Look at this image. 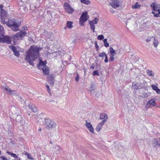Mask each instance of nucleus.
Here are the masks:
<instances>
[{"label":"nucleus","instance_id":"nucleus-49","mask_svg":"<svg viewBox=\"0 0 160 160\" xmlns=\"http://www.w3.org/2000/svg\"><path fill=\"white\" fill-rule=\"evenodd\" d=\"M46 88H47L48 92H50V89L49 86L48 85H46Z\"/></svg>","mask_w":160,"mask_h":160},{"label":"nucleus","instance_id":"nucleus-64","mask_svg":"<svg viewBox=\"0 0 160 160\" xmlns=\"http://www.w3.org/2000/svg\"><path fill=\"white\" fill-rule=\"evenodd\" d=\"M1 154V151L0 150V155Z\"/></svg>","mask_w":160,"mask_h":160},{"label":"nucleus","instance_id":"nucleus-39","mask_svg":"<svg viewBox=\"0 0 160 160\" xmlns=\"http://www.w3.org/2000/svg\"><path fill=\"white\" fill-rule=\"evenodd\" d=\"M152 88V89L154 90V91H155V90L158 88V87L156 86L155 85H152L151 86Z\"/></svg>","mask_w":160,"mask_h":160},{"label":"nucleus","instance_id":"nucleus-41","mask_svg":"<svg viewBox=\"0 0 160 160\" xmlns=\"http://www.w3.org/2000/svg\"><path fill=\"white\" fill-rule=\"evenodd\" d=\"M5 89L9 92L11 89L8 88V86H6L5 87Z\"/></svg>","mask_w":160,"mask_h":160},{"label":"nucleus","instance_id":"nucleus-48","mask_svg":"<svg viewBox=\"0 0 160 160\" xmlns=\"http://www.w3.org/2000/svg\"><path fill=\"white\" fill-rule=\"evenodd\" d=\"M22 30L24 31V30H28V28L27 26H23L22 28Z\"/></svg>","mask_w":160,"mask_h":160},{"label":"nucleus","instance_id":"nucleus-19","mask_svg":"<svg viewBox=\"0 0 160 160\" xmlns=\"http://www.w3.org/2000/svg\"><path fill=\"white\" fill-rule=\"evenodd\" d=\"M46 63H45L44 62L40 60L39 63L37 65V67L38 69H40L42 68V67H46Z\"/></svg>","mask_w":160,"mask_h":160},{"label":"nucleus","instance_id":"nucleus-27","mask_svg":"<svg viewBox=\"0 0 160 160\" xmlns=\"http://www.w3.org/2000/svg\"><path fill=\"white\" fill-rule=\"evenodd\" d=\"M72 22L71 21H68L67 23V26L69 28H72Z\"/></svg>","mask_w":160,"mask_h":160},{"label":"nucleus","instance_id":"nucleus-3","mask_svg":"<svg viewBox=\"0 0 160 160\" xmlns=\"http://www.w3.org/2000/svg\"><path fill=\"white\" fill-rule=\"evenodd\" d=\"M44 124L46 128L48 129H50L55 127L56 123L48 118H44Z\"/></svg>","mask_w":160,"mask_h":160},{"label":"nucleus","instance_id":"nucleus-29","mask_svg":"<svg viewBox=\"0 0 160 160\" xmlns=\"http://www.w3.org/2000/svg\"><path fill=\"white\" fill-rule=\"evenodd\" d=\"M81 3L87 5L89 4L90 3V1L89 0H80Z\"/></svg>","mask_w":160,"mask_h":160},{"label":"nucleus","instance_id":"nucleus-54","mask_svg":"<svg viewBox=\"0 0 160 160\" xmlns=\"http://www.w3.org/2000/svg\"><path fill=\"white\" fill-rule=\"evenodd\" d=\"M151 41V38H147L146 40V41L147 42H150V41Z\"/></svg>","mask_w":160,"mask_h":160},{"label":"nucleus","instance_id":"nucleus-42","mask_svg":"<svg viewBox=\"0 0 160 160\" xmlns=\"http://www.w3.org/2000/svg\"><path fill=\"white\" fill-rule=\"evenodd\" d=\"M17 98L18 100L21 101H22V99H23L22 98L21 96H18V95L17 96Z\"/></svg>","mask_w":160,"mask_h":160},{"label":"nucleus","instance_id":"nucleus-32","mask_svg":"<svg viewBox=\"0 0 160 160\" xmlns=\"http://www.w3.org/2000/svg\"><path fill=\"white\" fill-rule=\"evenodd\" d=\"M140 7V6L138 4V3L137 2L132 7V8L133 9L139 8Z\"/></svg>","mask_w":160,"mask_h":160},{"label":"nucleus","instance_id":"nucleus-17","mask_svg":"<svg viewBox=\"0 0 160 160\" xmlns=\"http://www.w3.org/2000/svg\"><path fill=\"white\" fill-rule=\"evenodd\" d=\"M28 107L30 109L34 112H36L38 110L37 107L32 104H30L28 105Z\"/></svg>","mask_w":160,"mask_h":160},{"label":"nucleus","instance_id":"nucleus-47","mask_svg":"<svg viewBox=\"0 0 160 160\" xmlns=\"http://www.w3.org/2000/svg\"><path fill=\"white\" fill-rule=\"evenodd\" d=\"M105 58L104 60V62L106 63L108 62V57L107 55H106L105 57Z\"/></svg>","mask_w":160,"mask_h":160},{"label":"nucleus","instance_id":"nucleus-63","mask_svg":"<svg viewBox=\"0 0 160 160\" xmlns=\"http://www.w3.org/2000/svg\"><path fill=\"white\" fill-rule=\"evenodd\" d=\"M50 143H52V142L51 141H50Z\"/></svg>","mask_w":160,"mask_h":160},{"label":"nucleus","instance_id":"nucleus-46","mask_svg":"<svg viewBox=\"0 0 160 160\" xmlns=\"http://www.w3.org/2000/svg\"><path fill=\"white\" fill-rule=\"evenodd\" d=\"M104 46L107 48L109 46V43L107 42L104 43Z\"/></svg>","mask_w":160,"mask_h":160},{"label":"nucleus","instance_id":"nucleus-25","mask_svg":"<svg viewBox=\"0 0 160 160\" xmlns=\"http://www.w3.org/2000/svg\"><path fill=\"white\" fill-rule=\"evenodd\" d=\"M96 88L95 85L91 83L90 86V91L91 92H92L93 91H94Z\"/></svg>","mask_w":160,"mask_h":160},{"label":"nucleus","instance_id":"nucleus-18","mask_svg":"<svg viewBox=\"0 0 160 160\" xmlns=\"http://www.w3.org/2000/svg\"><path fill=\"white\" fill-rule=\"evenodd\" d=\"M105 121H102L97 126L96 129L97 132H99L101 129L103 124L105 123Z\"/></svg>","mask_w":160,"mask_h":160},{"label":"nucleus","instance_id":"nucleus-61","mask_svg":"<svg viewBox=\"0 0 160 160\" xmlns=\"http://www.w3.org/2000/svg\"><path fill=\"white\" fill-rule=\"evenodd\" d=\"M41 130H42L41 128H39L38 129V131H41Z\"/></svg>","mask_w":160,"mask_h":160},{"label":"nucleus","instance_id":"nucleus-23","mask_svg":"<svg viewBox=\"0 0 160 160\" xmlns=\"http://www.w3.org/2000/svg\"><path fill=\"white\" fill-rule=\"evenodd\" d=\"M153 42L154 47L157 48L159 43V42L155 38H154Z\"/></svg>","mask_w":160,"mask_h":160},{"label":"nucleus","instance_id":"nucleus-4","mask_svg":"<svg viewBox=\"0 0 160 160\" xmlns=\"http://www.w3.org/2000/svg\"><path fill=\"white\" fill-rule=\"evenodd\" d=\"M0 37V42L5 43L7 44H10L12 41V38L9 36L2 35V37Z\"/></svg>","mask_w":160,"mask_h":160},{"label":"nucleus","instance_id":"nucleus-35","mask_svg":"<svg viewBox=\"0 0 160 160\" xmlns=\"http://www.w3.org/2000/svg\"><path fill=\"white\" fill-rule=\"evenodd\" d=\"M15 90H13L11 89L10 91H9V94H10V95H15Z\"/></svg>","mask_w":160,"mask_h":160},{"label":"nucleus","instance_id":"nucleus-45","mask_svg":"<svg viewBox=\"0 0 160 160\" xmlns=\"http://www.w3.org/2000/svg\"><path fill=\"white\" fill-rule=\"evenodd\" d=\"M95 47L97 48V51H98V45L97 42H95Z\"/></svg>","mask_w":160,"mask_h":160},{"label":"nucleus","instance_id":"nucleus-43","mask_svg":"<svg viewBox=\"0 0 160 160\" xmlns=\"http://www.w3.org/2000/svg\"><path fill=\"white\" fill-rule=\"evenodd\" d=\"M56 148L57 149V150L56 151V153H58L59 152V147L58 146H57L56 147Z\"/></svg>","mask_w":160,"mask_h":160},{"label":"nucleus","instance_id":"nucleus-60","mask_svg":"<svg viewBox=\"0 0 160 160\" xmlns=\"http://www.w3.org/2000/svg\"><path fill=\"white\" fill-rule=\"evenodd\" d=\"M158 13L159 14H160V9H159L158 11Z\"/></svg>","mask_w":160,"mask_h":160},{"label":"nucleus","instance_id":"nucleus-28","mask_svg":"<svg viewBox=\"0 0 160 160\" xmlns=\"http://www.w3.org/2000/svg\"><path fill=\"white\" fill-rule=\"evenodd\" d=\"M109 51L110 54H116V52H115V51L114 50L112 47H110L109 48Z\"/></svg>","mask_w":160,"mask_h":160},{"label":"nucleus","instance_id":"nucleus-6","mask_svg":"<svg viewBox=\"0 0 160 160\" xmlns=\"http://www.w3.org/2000/svg\"><path fill=\"white\" fill-rule=\"evenodd\" d=\"M98 21L99 19L97 18H95L93 20L89 21L90 29L93 30V32H95V26L94 24H97Z\"/></svg>","mask_w":160,"mask_h":160},{"label":"nucleus","instance_id":"nucleus-40","mask_svg":"<svg viewBox=\"0 0 160 160\" xmlns=\"http://www.w3.org/2000/svg\"><path fill=\"white\" fill-rule=\"evenodd\" d=\"M79 75L78 74V73H77V76L76 77L75 79V81L76 82H78L79 81Z\"/></svg>","mask_w":160,"mask_h":160},{"label":"nucleus","instance_id":"nucleus-12","mask_svg":"<svg viewBox=\"0 0 160 160\" xmlns=\"http://www.w3.org/2000/svg\"><path fill=\"white\" fill-rule=\"evenodd\" d=\"M138 85L140 89L145 88L147 85V82L144 80H142L138 83Z\"/></svg>","mask_w":160,"mask_h":160},{"label":"nucleus","instance_id":"nucleus-1","mask_svg":"<svg viewBox=\"0 0 160 160\" xmlns=\"http://www.w3.org/2000/svg\"><path fill=\"white\" fill-rule=\"evenodd\" d=\"M42 48L37 45H32L27 51L25 60L32 66H34L33 61L40 57V51Z\"/></svg>","mask_w":160,"mask_h":160},{"label":"nucleus","instance_id":"nucleus-14","mask_svg":"<svg viewBox=\"0 0 160 160\" xmlns=\"http://www.w3.org/2000/svg\"><path fill=\"white\" fill-rule=\"evenodd\" d=\"M86 122L85 126L87 127L88 129L92 133H94V129L91 123L89 122H88L87 121H86Z\"/></svg>","mask_w":160,"mask_h":160},{"label":"nucleus","instance_id":"nucleus-38","mask_svg":"<svg viewBox=\"0 0 160 160\" xmlns=\"http://www.w3.org/2000/svg\"><path fill=\"white\" fill-rule=\"evenodd\" d=\"M152 13L153 14L154 16L155 17H158L159 16V14L158 13V14L154 12H152Z\"/></svg>","mask_w":160,"mask_h":160},{"label":"nucleus","instance_id":"nucleus-9","mask_svg":"<svg viewBox=\"0 0 160 160\" xmlns=\"http://www.w3.org/2000/svg\"><path fill=\"white\" fill-rule=\"evenodd\" d=\"M110 5L114 8H117L120 6L119 0H111Z\"/></svg>","mask_w":160,"mask_h":160},{"label":"nucleus","instance_id":"nucleus-57","mask_svg":"<svg viewBox=\"0 0 160 160\" xmlns=\"http://www.w3.org/2000/svg\"><path fill=\"white\" fill-rule=\"evenodd\" d=\"M7 153L9 155H11V156L12 155V152L9 151H7Z\"/></svg>","mask_w":160,"mask_h":160},{"label":"nucleus","instance_id":"nucleus-37","mask_svg":"<svg viewBox=\"0 0 160 160\" xmlns=\"http://www.w3.org/2000/svg\"><path fill=\"white\" fill-rule=\"evenodd\" d=\"M104 37L102 35H99L97 37V39L99 40H102L104 39Z\"/></svg>","mask_w":160,"mask_h":160},{"label":"nucleus","instance_id":"nucleus-15","mask_svg":"<svg viewBox=\"0 0 160 160\" xmlns=\"http://www.w3.org/2000/svg\"><path fill=\"white\" fill-rule=\"evenodd\" d=\"M12 51L13 52V54L14 55L17 57H19V52L17 50L16 48L13 45L11 47H9Z\"/></svg>","mask_w":160,"mask_h":160},{"label":"nucleus","instance_id":"nucleus-55","mask_svg":"<svg viewBox=\"0 0 160 160\" xmlns=\"http://www.w3.org/2000/svg\"><path fill=\"white\" fill-rule=\"evenodd\" d=\"M4 19H1L2 20L1 21V22L3 24H5V23H6L7 22L5 21Z\"/></svg>","mask_w":160,"mask_h":160},{"label":"nucleus","instance_id":"nucleus-22","mask_svg":"<svg viewBox=\"0 0 160 160\" xmlns=\"http://www.w3.org/2000/svg\"><path fill=\"white\" fill-rule=\"evenodd\" d=\"M13 120H15L17 122H20L22 119V116L20 115H17V117L15 118V117H13Z\"/></svg>","mask_w":160,"mask_h":160},{"label":"nucleus","instance_id":"nucleus-10","mask_svg":"<svg viewBox=\"0 0 160 160\" xmlns=\"http://www.w3.org/2000/svg\"><path fill=\"white\" fill-rule=\"evenodd\" d=\"M152 146L155 148L160 147V138H154L152 141Z\"/></svg>","mask_w":160,"mask_h":160},{"label":"nucleus","instance_id":"nucleus-30","mask_svg":"<svg viewBox=\"0 0 160 160\" xmlns=\"http://www.w3.org/2000/svg\"><path fill=\"white\" fill-rule=\"evenodd\" d=\"M132 86L133 88L134 89H136L137 90L140 89V88L139 87L138 85V83L136 84H134L133 83Z\"/></svg>","mask_w":160,"mask_h":160},{"label":"nucleus","instance_id":"nucleus-59","mask_svg":"<svg viewBox=\"0 0 160 160\" xmlns=\"http://www.w3.org/2000/svg\"><path fill=\"white\" fill-rule=\"evenodd\" d=\"M90 68L91 69H93L94 68V66H91L90 67Z\"/></svg>","mask_w":160,"mask_h":160},{"label":"nucleus","instance_id":"nucleus-53","mask_svg":"<svg viewBox=\"0 0 160 160\" xmlns=\"http://www.w3.org/2000/svg\"><path fill=\"white\" fill-rule=\"evenodd\" d=\"M159 9L158 8V7H156L154 9H153V10H154V11H158Z\"/></svg>","mask_w":160,"mask_h":160},{"label":"nucleus","instance_id":"nucleus-50","mask_svg":"<svg viewBox=\"0 0 160 160\" xmlns=\"http://www.w3.org/2000/svg\"><path fill=\"white\" fill-rule=\"evenodd\" d=\"M156 92L158 93V94H159L160 93V89H159V88H158L155 90V91Z\"/></svg>","mask_w":160,"mask_h":160},{"label":"nucleus","instance_id":"nucleus-44","mask_svg":"<svg viewBox=\"0 0 160 160\" xmlns=\"http://www.w3.org/2000/svg\"><path fill=\"white\" fill-rule=\"evenodd\" d=\"M0 159L2 160H8L7 158H6L5 157L2 156L0 157Z\"/></svg>","mask_w":160,"mask_h":160},{"label":"nucleus","instance_id":"nucleus-24","mask_svg":"<svg viewBox=\"0 0 160 160\" xmlns=\"http://www.w3.org/2000/svg\"><path fill=\"white\" fill-rule=\"evenodd\" d=\"M4 34L3 27L0 25V37H2V35H4Z\"/></svg>","mask_w":160,"mask_h":160},{"label":"nucleus","instance_id":"nucleus-13","mask_svg":"<svg viewBox=\"0 0 160 160\" xmlns=\"http://www.w3.org/2000/svg\"><path fill=\"white\" fill-rule=\"evenodd\" d=\"M54 75L53 74H50L48 75V83L51 84V85L53 86L54 84Z\"/></svg>","mask_w":160,"mask_h":160},{"label":"nucleus","instance_id":"nucleus-62","mask_svg":"<svg viewBox=\"0 0 160 160\" xmlns=\"http://www.w3.org/2000/svg\"><path fill=\"white\" fill-rule=\"evenodd\" d=\"M2 5H0V7L1 8H2Z\"/></svg>","mask_w":160,"mask_h":160},{"label":"nucleus","instance_id":"nucleus-56","mask_svg":"<svg viewBox=\"0 0 160 160\" xmlns=\"http://www.w3.org/2000/svg\"><path fill=\"white\" fill-rule=\"evenodd\" d=\"M14 160H20V159L19 157L17 156Z\"/></svg>","mask_w":160,"mask_h":160},{"label":"nucleus","instance_id":"nucleus-5","mask_svg":"<svg viewBox=\"0 0 160 160\" xmlns=\"http://www.w3.org/2000/svg\"><path fill=\"white\" fill-rule=\"evenodd\" d=\"M87 15L88 12H86L82 13L79 19V24L81 26H83L84 25V22L88 20Z\"/></svg>","mask_w":160,"mask_h":160},{"label":"nucleus","instance_id":"nucleus-20","mask_svg":"<svg viewBox=\"0 0 160 160\" xmlns=\"http://www.w3.org/2000/svg\"><path fill=\"white\" fill-rule=\"evenodd\" d=\"M100 118L101 120L103 119L102 121H105V122L108 120V116L105 113H102L100 115Z\"/></svg>","mask_w":160,"mask_h":160},{"label":"nucleus","instance_id":"nucleus-8","mask_svg":"<svg viewBox=\"0 0 160 160\" xmlns=\"http://www.w3.org/2000/svg\"><path fill=\"white\" fill-rule=\"evenodd\" d=\"M156 106L155 100L154 99H152L149 100L146 106V108H147L154 107Z\"/></svg>","mask_w":160,"mask_h":160},{"label":"nucleus","instance_id":"nucleus-36","mask_svg":"<svg viewBox=\"0 0 160 160\" xmlns=\"http://www.w3.org/2000/svg\"><path fill=\"white\" fill-rule=\"evenodd\" d=\"M107 55L104 52H102L100 53L99 55V56L100 57H105Z\"/></svg>","mask_w":160,"mask_h":160},{"label":"nucleus","instance_id":"nucleus-51","mask_svg":"<svg viewBox=\"0 0 160 160\" xmlns=\"http://www.w3.org/2000/svg\"><path fill=\"white\" fill-rule=\"evenodd\" d=\"M151 6L153 8V9L156 7L155 4L153 3H152L151 5Z\"/></svg>","mask_w":160,"mask_h":160},{"label":"nucleus","instance_id":"nucleus-31","mask_svg":"<svg viewBox=\"0 0 160 160\" xmlns=\"http://www.w3.org/2000/svg\"><path fill=\"white\" fill-rule=\"evenodd\" d=\"M148 96V95L147 92H143L141 97L143 98H147Z\"/></svg>","mask_w":160,"mask_h":160},{"label":"nucleus","instance_id":"nucleus-52","mask_svg":"<svg viewBox=\"0 0 160 160\" xmlns=\"http://www.w3.org/2000/svg\"><path fill=\"white\" fill-rule=\"evenodd\" d=\"M11 156L13 157H15V158H16V157L17 156H17V155L16 154L13 153H12V154Z\"/></svg>","mask_w":160,"mask_h":160},{"label":"nucleus","instance_id":"nucleus-34","mask_svg":"<svg viewBox=\"0 0 160 160\" xmlns=\"http://www.w3.org/2000/svg\"><path fill=\"white\" fill-rule=\"evenodd\" d=\"M92 75L94 76H95L96 75H97V76H99V74L98 72V71L97 70H95L94 71H93L92 73Z\"/></svg>","mask_w":160,"mask_h":160},{"label":"nucleus","instance_id":"nucleus-33","mask_svg":"<svg viewBox=\"0 0 160 160\" xmlns=\"http://www.w3.org/2000/svg\"><path fill=\"white\" fill-rule=\"evenodd\" d=\"M110 58H109V60L111 62H113L115 60L114 58V54H110Z\"/></svg>","mask_w":160,"mask_h":160},{"label":"nucleus","instance_id":"nucleus-58","mask_svg":"<svg viewBox=\"0 0 160 160\" xmlns=\"http://www.w3.org/2000/svg\"><path fill=\"white\" fill-rule=\"evenodd\" d=\"M107 39L105 38V39H104L103 40V42L104 43L105 42H107Z\"/></svg>","mask_w":160,"mask_h":160},{"label":"nucleus","instance_id":"nucleus-11","mask_svg":"<svg viewBox=\"0 0 160 160\" xmlns=\"http://www.w3.org/2000/svg\"><path fill=\"white\" fill-rule=\"evenodd\" d=\"M27 33L24 31L21 30L20 32L17 33L15 35V37L17 38H20V39H22L23 37L26 35Z\"/></svg>","mask_w":160,"mask_h":160},{"label":"nucleus","instance_id":"nucleus-2","mask_svg":"<svg viewBox=\"0 0 160 160\" xmlns=\"http://www.w3.org/2000/svg\"><path fill=\"white\" fill-rule=\"evenodd\" d=\"M6 24L8 27H11L12 30L14 31H17L19 29V25L17 22L16 20L14 18L9 19Z\"/></svg>","mask_w":160,"mask_h":160},{"label":"nucleus","instance_id":"nucleus-21","mask_svg":"<svg viewBox=\"0 0 160 160\" xmlns=\"http://www.w3.org/2000/svg\"><path fill=\"white\" fill-rule=\"evenodd\" d=\"M42 70L43 74L45 75H48L49 72V70L46 67L44 66L42 68Z\"/></svg>","mask_w":160,"mask_h":160},{"label":"nucleus","instance_id":"nucleus-26","mask_svg":"<svg viewBox=\"0 0 160 160\" xmlns=\"http://www.w3.org/2000/svg\"><path fill=\"white\" fill-rule=\"evenodd\" d=\"M147 72L149 76L152 77L154 75V73L152 70H147Z\"/></svg>","mask_w":160,"mask_h":160},{"label":"nucleus","instance_id":"nucleus-16","mask_svg":"<svg viewBox=\"0 0 160 160\" xmlns=\"http://www.w3.org/2000/svg\"><path fill=\"white\" fill-rule=\"evenodd\" d=\"M0 17L1 19H5L7 17V12L4 10L1 9Z\"/></svg>","mask_w":160,"mask_h":160},{"label":"nucleus","instance_id":"nucleus-7","mask_svg":"<svg viewBox=\"0 0 160 160\" xmlns=\"http://www.w3.org/2000/svg\"><path fill=\"white\" fill-rule=\"evenodd\" d=\"M64 5L66 11L68 13L71 14L74 12L73 9L68 3L65 2L64 3Z\"/></svg>","mask_w":160,"mask_h":160}]
</instances>
